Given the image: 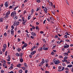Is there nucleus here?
<instances>
[{"mask_svg": "<svg viewBox=\"0 0 73 73\" xmlns=\"http://www.w3.org/2000/svg\"><path fill=\"white\" fill-rule=\"evenodd\" d=\"M63 40H60V41L59 42V43L60 44H61V42H63Z\"/></svg>", "mask_w": 73, "mask_h": 73, "instance_id": "37998d69", "label": "nucleus"}, {"mask_svg": "<svg viewBox=\"0 0 73 73\" xmlns=\"http://www.w3.org/2000/svg\"><path fill=\"white\" fill-rule=\"evenodd\" d=\"M13 60H16V57L15 56L14 57H13Z\"/></svg>", "mask_w": 73, "mask_h": 73, "instance_id": "49530a36", "label": "nucleus"}, {"mask_svg": "<svg viewBox=\"0 0 73 73\" xmlns=\"http://www.w3.org/2000/svg\"><path fill=\"white\" fill-rule=\"evenodd\" d=\"M22 69L24 70H25V68L24 67H23L22 68Z\"/></svg>", "mask_w": 73, "mask_h": 73, "instance_id": "69168bd1", "label": "nucleus"}, {"mask_svg": "<svg viewBox=\"0 0 73 73\" xmlns=\"http://www.w3.org/2000/svg\"><path fill=\"white\" fill-rule=\"evenodd\" d=\"M36 29L37 30H39V27H38V26H36Z\"/></svg>", "mask_w": 73, "mask_h": 73, "instance_id": "e433bc0d", "label": "nucleus"}, {"mask_svg": "<svg viewBox=\"0 0 73 73\" xmlns=\"http://www.w3.org/2000/svg\"><path fill=\"white\" fill-rule=\"evenodd\" d=\"M30 37H31V38H32V39H34V38H35V37L33 36H30Z\"/></svg>", "mask_w": 73, "mask_h": 73, "instance_id": "09e8293b", "label": "nucleus"}, {"mask_svg": "<svg viewBox=\"0 0 73 73\" xmlns=\"http://www.w3.org/2000/svg\"><path fill=\"white\" fill-rule=\"evenodd\" d=\"M56 45H55L52 48V49H54V48H55V47H56Z\"/></svg>", "mask_w": 73, "mask_h": 73, "instance_id": "052dcab7", "label": "nucleus"}, {"mask_svg": "<svg viewBox=\"0 0 73 73\" xmlns=\"http://www.w3.org/2000/svg\"><path fill=\"white\" fill-rule=\"evenodd\" d=\"M7 64H8V65H10V64H11V62H7Z\"/></svg>", "mask_w": 73, "mask_h": 73, "instance_id": "bf43d9fd", "label": "nucleus"}, {"mask_svg": "<svg viewBox=\"0 0 73 73\" xmlns=\"http://www.w3.org/2000/svg\"><path fill=\"white\" fill-rule=\"evenodd\" d=\"M18 29H19V27L16 26L15 28V31H16L18 30Z\"/></svg>", "mask_w": 73, "mask_h": 73, "instance_id": "393cba45", "label": "nucleus"}, {"mask_svg": "<svg viewBox=\"0 0 73 73\" xmlns=\"http://www.w3.org/2000/svg\"><path fill=\"white\" fill-rule=\"evenodd\" d=\"M26 36L27 37H28V38H29V35L28 34V33H26Z\"/></svg>", "mask_w": 73, "mask_h": 73, "instance_id": "79ce46f5", "label": "nucleus"}, {"mask_svg": "<svg viewBox=\"0 0 73 73\" xmlns=\"http://www.w3.org/2000/svg\"><path fill=\"white\" fill-rule=\"evenodd\" d=\"M32 28L33 29H35V28H36L35 27L33 26H32Z\"/></svg>", "mask_w": 73, "mask_h": 73, "instance_id": "4d7b16f0", "label": "nucleus"}, {"mask_svg": "<svg viewBox=\"0 0 73 73\" xmlns=\"http://www.w3.org/2000/svg\"><path fill=\"white\" fill-rule=\"evenodd\" d=\"M55 37L56 38H58V36L57 35H56L55 36Z\"/></svg>", "mask_w": 73, "mask_h": 73, "instance_id": "603ef678", "label": "nucleus"}, {"mask_svg": "<svg viewBox=\"0 0 73 73\" xmlns=\"http://www.w3.org/2000/svg\"><path fill=\"white\" fill-rule=\"evenodd\" d=\"M0 7H3V4H1L0 5Z\"/></svg>", "mask_w": 73, "mask_h": 73, "instance_id": "680f3d73", "label": "nucleus"}, {"mask_svg": "<svg viewBox=\"0 0 73 73\" xmlns=\"http://www.w3.org/2000/svg\"><path fill=\"white\" fill-rule=\"evenodd\" d=\"M34 12V10H33V9H32L31 11V13L32 14H33Z\"/></svg>", "mask_w": 73, "mask_h": 73, "instance_id": "c9c22d12", "label": "nucleus"}, {"mask_svg": "<svg viewBox=\"0 0 73 73\" xmlns=\"http://www.w3.org/2000/svg\"><path fill=\"white\" fill-rule=\"evenodd\" d=\"M64 37L66 38H68V36H67V35H65L64 36Z\"/></svg>", "mask_w": 73, "mask_h": 73, "instance_id": "5fc2aeb1", "label": "nucleus"}, {"mask_svg": "<svg viewBox=\"0 0 73 73\" xmlns=\"http://www.w3.org/2000/svg\"><path fill=\"white\" fill-rule=\"evenodd\" d=\"M16 26H17L19 25V21H17V22H16Z\"/></svg>", "mask_w": 73, "mask_h": 73, "instance_id": "c85d7f7f", "label": "nucleus"}, {"mask_svg": "<svg viewBox=\"0 0 73 73\" xmlns=\"http://www.w3.org/2000/svg\"><path fill=\"white\" fill-rule=\"evenodd\" d=\"M3 61L4 62V63H5V64L6 63V61H5V60H3Z\"/></svg>", "mask_w": 73, "mask_h": 73, "instance_id": "0e129e2a", "label": "nucleus"}, {"mask_svg": "<svg viewBox=\"0 0 73 73\" xmlns=\"http://www.w3.org/2000/svg\"><path fill=\"white\" fill-rule=\"evenodd\" d=\"M11 28H12V29H14V28H15V27L14 26L12 25L11 26Z\"/></svg>", "mask_w": 73, "mask_h": 73, "instance_id": "e2e57ef3", "label": "nucleus"}, {"mask_svg": "<svg viewBox=\"0 0 73 73\" xmlns=\"http://www.w3.org/2000/svg\"><path fill=\"white\" fill-rule=\"evenodd\" d=\"M52 13V14L54 15H55V13L53 11H52L51 12Z\"/></svg>", "mask_w": 73, "mask_h": 73, "instance_id": "6e6d98bb", "label": "nucleus"}, {"mask_svg": "<svg viewBox=\"0 0 73 73\" xmlns=\"http://www.w3.org/2000/svg\"><path fill=\"white\" fill-rule=\"evenodd\" d=\"M9 15H10V11H8L7 13L6 14L5 18H7V17H8Z\"/></svg>", "mask_w": 73, "mask_h": 73, "instance_id": "6e6552de", "label": "nucleus"}, {"mask_svg": "<svg viewBox=\"0 0 73 73\" xmlns=\"http://www.w3.org/2000/svg\"><path fill=\"white\" fill-rule=\"evenodd\" d=\"M16 56H18V57H19L20 56V54H19L18 53H17L15 54Z\"/></svg>", "mask_w": 73, "mask_h": 73, "instance_id": "a878e982", "label": "nucleus"}, {"mask_svg": "<svg viewBox=\"0 0 73 73\" xmlns=\"http://www.w3.org/2000/svg\"><path fill=\"white\" fill-rule=\"evenodd\" d=\"M28 46V44L26 43H25L24 45L22 46V49H24V48H26Z\"/></svg>", "mask_w": 73, "mask_h": 73, "instance_id": "423d86ee", "label": "nucleus"}, {"mask_svg": "<svg viewBox=\"0 0 73 73\" xmlns=\"http://www.w3.org/2000/svg\"><path fill=\"white\" fill-rule=\"evenodd\" d=\"M31 18V15H29L28 17V20H30V19Z\"/></svg>", "mask_w": 73, "mask_h": 73, "instance_id": "aec40b11", "label": "nucleus"}, {"mask_svg": "<svg viewBox=\"0 0 73 73\" xmlns=\"http://www.w3.org/2000/svg\"><path fill=\"white\" fill-rule=\"evenodd\" d=\"M58 68L59 69V70H58V71H59V72H61V71H63L64 69H65V68H64V67H63L62 69H61V67L60 66H59L58 67Z\"/></svg>", "mask_w": 73, "mask_h": 73, "instance_id": "7ed1b4c3", "label": "nucleus"}, {"mask_svg": "<svg viewBox=\"0 0 73 73\" xmlns=\"http://www.w3.org/2000/svg\"><path fill=\"white\" fill-rule=\"evenodd\" d=\"M69 47V45L68 44H65V45L64 46V49L66 48H68Z\"/></svg>", "mask_w": 73, "mask_h": 73, "instance_id": "0eeeda50", "label": "nucleus"}, {"mask_svg": "<svg viewBox=\"0 0 73 73\" xmlns=\"http://www.w3.org/2000/svg\"><path fill=\"white\" fill-rule=\"evenodd\" d=\"M14 32H15L14 31H13V29H11V33L12 35H13V36L14 35Z\"/></svg>", "mask_w": 73, "mask_h": 73, "instance_id": "9b49d317", "label": "nucleus"}, {"mask_svg": "<svg viewBox=\"0 0 73 73\" xmlns=\"http://www.w3.org/2000/svg\"><path fill=\"white\" fill-rule=\"evenodd\" d=\"M22 20L23 25H25V24H26V23H27V20H25V17H22Z\"/></svg>", "mask_w": 73, "mask_h": 73, "instance_id": "f257e3e1", "label": "nucleus"}, {"mask_svg": "<svg viewBox=\"0 0 73 73\" xmlns=\"http://www.w3.org/2000/svg\"><path fill=\"white\" fill-rule=\"evenodd\" d=\"M17 66L18 67V68H20L21 66V64H18L17 65Z\"/></svg>", "mask_w": 73, "mask_h": 73, "instance_id": "f3484780", "label": "nucleus"}, {"mask_svg": "<svg viewBox=\"0 0 73 73\" xmlns=\"http://www.w3.org/2000/svg\"><path fill=\"white\" fill-rule=\"evenodd\" d=\"M36 51H33L32 52H31V55H33L34 54L36 53Z\"/></svg>", "mask_w": 73, "mask_h": 73, "instance_id": "f8f14e48", "label": "nucleus"}, {"mask_svg": "<svg viewBox=\"0 0 73 73\" xmlns=\"http://www.w3.org/2000/svg\"><path fill=\"white\" fill-rule=\"evenodd\" d=\"M3 18L1 17L0 19V22H3Z\"/></svg>", "mask_w": 73, "mask_h": 73, "instance_id": "5701e85b", "label": "nucleus"}, {"mask_svg": "<svg viewBox=\"0 0 73 73\" xmlns=\"http://www.w3.org/2000/svg\"><path fill=\"white\" fill-rule=\"evenodd\" d=\"M53 61L55 64H56V65H57V64H58L60 62L59 60H56L54 59Z\"/></svg>", "mask_w": 73, "mask_h": 73, "instance_id": "f03ea898", "label": "nucleus"}, {"mask_svg": "<svg viewBox=\"0 0 73 73\" xmlns=\"http://www.w3.org/2000/svg\"><path fill=\"white\" fill-rule=\"evenodd\" d=\"M19 7V6H17L14 8V11H15L16 9V8H17Z\"/></svg>", "mask_w": 73, "mask_h": 73, "instance_id": "2f4dec72", "label": "nucleus"}, {"mask_svg": "<svg viewBox=\"0 0 73 73\" xmlns=\"http://www.w3.org/2000/svg\"><path fill=\"white\" fill-rule=\"evenodd\" d=\"M58 57L59 58H63V57H62V56L60 55H59Z\"/></svg>", "mask_w": 73, "mask_h": 73, "instance_id": "4c0bfd02", "label": "nucleus"}, {"mask_svg": "<svg viewBox=\"0 0 73 73\" xmlns=\"http://www.w3.org/2000/svg\"><path fill=\"white\" fill-rule=\"evenodd\" d=\"M53 18L52 17H50V20H53Z\"/></svg>", "mask_w": 73, "mask_h": 73, "instance_id": "ea45409f", "label": "nucleus"}, {"mask_svg": "<svg viewBox=\"0 0 73 73\" xmlns=\"http://www.w3.org/2000/svg\"><path fill=\"white\" fill-rule=\"evenodd\" d=\"M5 5L6 7H8V1H7L5 3Z\"/></svg>", "mask_w": 73, "mask_h": 73, "instance_id": "1a4fd4ad", "label": "nucleus"}, {"mask_svg": "<svg viewBox=\"0 0 73 73\" xmlns=\"http://www.w3.org/2000/svg\"><path fill=\"white\" fill-rule=\"evenodd\" d=\"M34 49H35V46H34L33 47H32V48H31V51H32Z\"/></svg>", "mask_w": 73, "mask_h": 73, "instance_id": "cd10ccee", "label": "nucleus"}, {"mask_svg": "<svg viewBox=\"0 0 73 73\" xmlns=\"http://www.w3.org/2000/svg\"><path fill=\"white\" fill-rule=\"evenodd\" d=\"M7 54H8V51H6L5 54V56H7Z\"/></svg>", "mask_w": 73, "mask_h": 73, "instance_id": "b1692460", "label": "nucleus"}, {"mask_svg": "<svg viewBox=\"0 0 73 73\" xmlns=\"http://www.w3.org/2000/svg\"><path fill=\"white\" fill-rule=\"evenodd\" d=\"M43 50H48V48L46 47H43Z\"/></svg>", "mask_w": 73, "mask_h": 73, "instance_id": "4468645a", "label": "nucleus"}, {"mask_svg": "<svg viewBox=\"0 0 73 73\" xmlns=\"http://www.w3.org/2000/svg\"><path fill=\"white\" fill-rule=\"evenodd\" d=\"M18 72L19 73H23V70H22L21 69L18 71Z\"/></svg>", "mask_w": 73, "mask_h": 73, "instance_id": "4be33fe9", "label": "nucleus"}, {"mask_svg": "<svg viewBox=\"0 0 73 73\" xmlns=\"http://www.w3.org/2000/svg\"><path fill=\"white\" fill-rule=\"evenodd\" d=\"M66 41L67 42H70V40H66Z\"/></svg>", "mask_w": 73, "mask_h": 73, "instance_id": "13d9d810", "label": "nucleus"}, {"mask_svg": "<svg viewBox=\"0 0 73 73\" xmlns=\"http://www.w3.org/2000/svg\"><path fill=\"white\" fill-rule=\"evenodd\" d=\"M13 25L14 26H16V21H15L14 22Z\"/></svg>", "mask_w": 73, "mask_h": 73, "instance_id": "72a5a7b5", "label": "nucleus"}, {"mask_svg": "<svg viewBox=\"0 0 73 73\" xmlns=\"http://www.w3.org/2000/svg\"><path fill=\"white\" fill-rule=\"evenodd\" d=\"M44 8L45 9H44V12L46 13H47V9L46 7H45Z\"/></svg>", "mask_w": 73, "mask_h": 73, "instance_id": "dca6fc26", "label": "nucleus"}, {"mask_svg": "<svg viewBox=\"0 0 73 73\" xmlns=\"http://www.w3.org/2000/svg\"><path fill=\"white\" fill-rule=\"evenodd\" d=\"M31 34L33 36H36V33L34 32H32L31 33Z\"/></svg>", "mask_w": 73, "mask_h": 73, "instance_id": "9d476101", "label": "nucleus"}, {"mask_svg": "<svg viewBox=\"0 0 73 73\" xmlns=\"http://www.w3.org/2000/svg\"><path fill=\"white\" fill-rule=\"evenodd\" d=\"M45 73H49V71H46L45 72Z\"/></svg>", "mask_w": 73, "mask_h": 73, "instance_id": "338daca9", "label": "nucleus"}, {"mask_svg": "<svg viewBox=\"0 0 73 73\" xmlns=\"http://www.w3.org/2000/svg\"><path fill=\"white\" fill-rule=\"evenodd\" d=\"M18 18L17 16H14V19H17Z\"/></svg>", "mask_w": 73, "mask_h": 73, "instance_id": "bb28decb", "label": "nucleus"}, {"mask_svg": "<svg viewBox=\"0 0 73 73\" xmlns=\"http://www.w3.org/2000/svg\"><path fill=\"white\" fill-rule=\"evenodd\" d=\"M24 65H25V66L26 68H27V64H26V63H24Z\"/></svg>", "mask_w": 73, "mask_h": 73, "instance_id": "8fccbe9b", "label": "nucleus"}, {"mask_svg": "<svg viewBox=\"0 0 73 73\" xmlns=\"http://www.w3.org/2000/svg\"><path fill=\"white\" fill-rule=\"evenodd\" d=\"M67 58H68V57L67 56H65L64 58V60H66Z\"/></svg>", "mask_w": 73, "mask_h": 73, "instance_id": "864d4df0", "label": "nucleus"}, {"mask_svg": "<svg viewBox=\"0 0 73 73\" xmlns=\"http://www.w3.org/2000/svg\"><path fill=\"white\" fill-rule=\"evenodd\" d=\"M20 61L21 62H23V59H22V58L21 57L20 59Z\"/></svg>", "mask_w": 73, "mask_h": 73, "instance_id": "c756f323", "label": "nucleus"}, {"mask_svg": "<svg viewBox=\"0 0 73 73\" xmlns=\"http://www.w3.org/2000/svg\"><path fill=\"white\" fill-rule=\"evenodd\" d=\"M17 50L18 52H20V51H21V49L19 48H18L17 49Z\"/></svg>", "mask_w": 73, "mask_h": 73, "instance_id": "58836bf2", "label": "nucleus"}, {"mask_svg": "<svg viewBox=\"0 0 73 73\" xmlns=\"http://www.w3.org/2000/svg\"><path fill=\"white\" fill-rule=\"evenodd\" d=\"M10 73H14V72L13 71H11L10 72Z\"/></svg>", "mask_w": 73, "mask_h": 73, "instance_id": "774afa93", "label": "nucleus"}, {"mask_svg": "<svg viewBox=\"0 0 73 73\" xmlns=\"http://www.w3.org/2000/svg\"><path fill=\"white\" fill-rule=\"evenodd\" d=\"M36 1L37 3H39L41 2V1L40 0H37Z\"/></svg>", "mask_w": 73, "mask_h": 73, "instance_id": "f704fd0d", "label": "nucleus"}, {"mask_svg": "<svg viewBox=\"0 0 73 73\" xmlns=\"http://www.w3.org/2000/svg\"><path fill=\"white\" fill-rule=\"evenodd\" d=\"M38 50H40V51H42V47H41L40 48H40H39Z\"/></svg>", "mask_w": 73, "mask_h": 73, "instance_id": "a19ab883", "label": "nucleus"}, {"mask_svg": "<svg viewBox=\"0 0 73 73\" xmlns=\"http://www.w3.org/2000/svg\"><path fill=\"white\" fill-rule=\"evenodd\" d=\"M26 12H27V11H26V10H25L24 11H23V14H25V13H26Z\"/></svg>", "mask_w": 73, "mask_h": 73, "instance_id": "3c124183", "label": "nucleus"}, {"mask_svg": "<svg viewBox=\"0 0 73 73\" xmlns=\"http://www.w3.org/2000/svg\"><path fill=\"white\" fill-rule=\"evenodd\" d=\"M16 14V11H14L12 12L11 14V17H14L15 16V15Z\"/></svg>", "mask_w": 73, "mask_h": 73, "instance_id": "20e7f679", "label": "nucleus"}, {"mask_svg": "<svg viewBox=\"0 0 73 73\" xmlns=\"http://www.w3.org/2000/svg\"><path fill=\"white\" fill-rule=\"evenodd\" d=\"M4 35L5 37H7V34L6 33H5L4 34Z\"/></svg>", "mask_w": 73, "mask_h": 73, "instance_id": "473e14b6", "label": "nucleus"}, {"mask_svg": "<svg viewBox=\"0 0 73 73\" xmlns=\"http://www.w3.org/2000/svg\"><path fill=\"white\" fill-rule=\"evenodd\" d=\"M45 62V61H44V58L42 59V62L40 63L41 64H42V63H44Z\"/></svg>", "mask_w": 73, "mask_h": 73, "instance_id": "412c9836", "label": "nucleus"}, {"mask_svg": "<svg viewBox=\"0 0 73 73\" xmlns=\"http://www.w3.org/2000/svg\"><path fill=\"white\" fill-rule=\"evenodd\" d=\"M28 1V0H25L23 2L24 3H27V1Z\"/></svg>", "mask_w": 73, "mask_h": 73, "instance_id": "de8ad7c7", "label": "nucleus"}, {"mask_svg": "<svg viewBox=\"0 0 73 73\" xmlns=\"http://www.w3.org/2000/svg\"><path fill=\"white\" fill-rule=\"evenodd\" d=\"M48 4L49 5H50L51 7H52L53 6V3L52 2H49L48 3Z\"/></svg>", "mask_w": 73, "mask_h": 73, "instance_id": "ddd939ff", "label": "nucleus"}, {"mask_svg": "<svg viewBox=\"0 0 73 73\" xmlns=\"http://www.w3.org/2000/svg\"><path fill=\"white\" fill-rule=\"evenodd\" d=\"M3 47L4 48L6 49L7 48V44H5L3 45Z\"/></svg>", "mask_w": 73, "mask_h": 73, "instance_id": "6ab92c4d", "label": "nucleus"}, {"mask_svg": "<svg viewBox=\"0 0 73 73\" xmlns=\"http://www.w3.org/2000/svg\"><path fill=\"white\" fill-rule=\"evenodd\" d=\"M7 58L6 61H11V56L9 55H8V57H7Z\"/></svg>", "mask_w": 73, "mask_h": 73, "instance_id": "39448f33", "label": "nucleus"}, {"mask_svg": "<svg viewBox=\"0 0 73 73\" xmlns=\"http://www.w3.org/2000/svg\"><path fill=\"white\" fill-rule=\"evenodd\" d=\"M73 66V65L72 64H69L67 66V67L68 68H71Z\"/></svg>", "mask_w": 73, "mask_h": 73, "instance_id": "a211bd4d", "label": "nucleus"}, {"mask_svg": "<svg viewBox=\"0 0 73 73\" xmlns=\"http://www.w3.org/2000/svg\"><path fill=\"white\" fill-rule=\"evenodd\" d=\"M1 73H4V70H2L1 71Z\"/></svg>", "mask_w": 73, "mask_h": 73, "instance_id": "c03bdc74", "label": "nucleus"}, {"mask_svg": "<svg viewBox=\"0 0 73 73\" xmlns=\"http://www.w3.org/2000/svg\"><path fill=\"white\" fill-rule=\"evenodd\" d=\"M6 49V48H3L2 49V52L4 53L5 51V50Z\"/></svg>", "mask_w": 73, "mask_h": 73, "instance_id": "7c9ffc66", "label": "nucleus"}, {"mask_svg": "<svg viewBox=\"0 0 73 73\" xmlns=\"http://www.w3.org/2000/svg\"><path fill=\"white\" fill-rule=\"evenodd\" d=\"M63 55L64 56H68V54L67 52H66L64 53Z\"/></svg>", "mask_w": 73, "mask_h": 73, "instance_id": "2eb2a0df", "label": "nucleus"}, {"mask_svg": "<svg viewBox=\"0 0 73 73\" xmlns=\"http://www.w3.org/2000/svg\"><path fill=\"white\" fill-rule=\"evenodd\" d=\"M3 67H4L5 66H6V64H5V63H4L3 64Z\"/></svg>", "mask_w": 73, "mask_h": 73, "instance_id": "a18cd8bd", "label": "nucleus"}]
</instances>
